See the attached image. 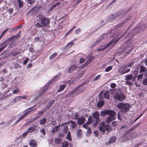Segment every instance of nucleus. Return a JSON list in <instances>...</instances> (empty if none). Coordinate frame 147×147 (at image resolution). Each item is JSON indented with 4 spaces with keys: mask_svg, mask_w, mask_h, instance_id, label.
Segmentation results:
<instances>
[{
    "mask_svg": "<svg viewBox=\"0 0 147 147\" xmlns=\"http://www.w3.org/2000/svg\"><path fill=\"white\" fill-rule=\"evenodd\" d=\"M100 115L103 116L107 114L109 115L106 119V122L107 123H109L112 120H115L116 118L115 112L112 110H105L101 111L100 113Z\"/></svg>",
    "mask_w": 147,
    "mask_h": 147,
    "instance_id": "1",
    "label": "nucleus"
},
{
    "mask_svg": "<svg viewBox=\"0 0 147 147\" xmlns=\"http://www.w3.org/2000/svg\"><path fill=\"white\" fill-rule=\"evenodd\" d=\"M111 94L113 95L115 99L121 101L124 100L125 98V96L119 90H113L111 91Z\"/></svg>",
    "mask_w": 147,
    "mask_h": 147,
    "instance_id": "2",
    "label": "nucleus"
},
{
    "mask_svg": "<svg viewBox=\"0 0 147 147\" xmlns=\"http://www.w3.org/2000/svg\"><path fill=\"white\" fill-rule=\"evenodd\" d=\"M84 89L85 88L82 86V85H80L72 91L70 93V95L74 97L82 92Z\"/></svg>",
    "mask_w": 147,
    "mask_h": 147,
    "instance_id": "3",
    "label": "nucleus"
},
{
    "mask_svg": "<svg viewBox=\"0 0 147 147\" xmlns=\"http://www.w3.org/2000/svg\"><path fill=\"white\" fill-rule=\"evenodd\" d=\"M99 130L101 132H106L111 130L110 126L108 124H106L105 123H102L99 127Z\"/></svg>",
    "mask_w": 147,
    "mask_h": 147,
    "instance_id": "4",
    "label": "nucleus"
},
{
    "mask_svg": "<svg viewBox=\"0 0 147 147\" xmlns=\"http://www.w3.org/2000/svg\"><path fill=\"white\" fill-rule=\"evenodd\" d=\"M117 107L119 109H122L125 112L129 110L130 106L128 104L119 103L117 105Z\"/></svg>",
    "mask_w": 147,
    "mask_h": 147,
    "instance_id": "5",
    "label": "nucleus"
},
{
    "mask_svg": "<svg viewBox=\"0 0 147 147\" xmlns=\"http://www.w3.org/2000/svg\"><path fill=\"white\" fill-rule=\"evenodd\" d=\"M119 38V37L118 39H117L116 40H112L110 43L108 44L107 45H103L102 46H101L100 48H99L97 49V51H100L103 50H105L109 47H112L114 45V44L116 42L118 41Z\"/></svg>",
    "mask_w": 147,
    "mask_h": 147,
    "instance_id": "6",
    "label": "nucleus"
},
{
    "mask_svg": "<svg viewBox=\"0 0 147 147\" xmlns=\"http://www.w3.org/2000/svg\"><path fill=\"white\" fill-rule=\"evenodd\" d=\"M132 64V63L129 64L121 67L119 69V72L122 74L129 72L130 69L127 68L128 67L131 66Z\"/></svg>",
    "mask_w": 147,
    "mask_h": 147,
    "instance_id": "7",
    "label": "nucleus"
},
{
    "mask_svg": "<svg viewBox=\"0 0 147 147\" xmlns=\"http://www.w3.org/2000/svg\"><path fill=\"white\" fill-rule=\"evenodd\" d=\"M38 18L40 19V20L43 26L47 25L49 23V20L45 18L42 16H38Z\"/></svg>",
    "mask_w": 147,
    "mask_h": 147,
    "instance_id": "8",
    "label": "nucleus"
},
{
    "mask_svg": "<svg viewBox=\"0 0 147 147\" xmlns=\"http://www.w3.org/2000/svg\"><path fill=\"white\" fill-rule=\"evenodd\" d=\"M100 97L102 98L104 97L108 99L109 98V92L108 91H106L104 93L103 92H101L100 94Z\"/></svg>",
    "mask_w": 147,
    "mask_h": 147,
    "instance_id": "9",
    "label": "nucleus"
},
{
    "mask_svg": "<svg viewBox=\"0 0 147 147\" xmlns=\"http://www.w3.org/2000/svg\"><path fill=\"white\" fill-rule=\"evenodd\" d=\"M125 79L127 80H129L132 79L133 82H135L136 80V76H133L131 74L127 75L125 77Z\"/></svg>",
    "mask_w": 147,
    "mask_h": 147,
    "instance_id": "10",
    "label": "nucleus"
},
{
    "mask_svg": "<svg viewBox=\"0 0 147 147\" xmlns=\"http://www.w3.org/2000/svg\"><path fill=\"white\" fill-rule=\"evenodd\" d=\"M93 59V57L91 55L88 56L86 58L87 62L86 63V66L88 65L90 62L92 61V59Z\"/></svg>",
    "mask_w": 147,
    "mask_h": 147,
    "instance_id": "11",
    "label": "nucleus"
},
{
    "mask_svg": "<svg viewBox=\"0 0 147 147\" xmlns=\"http://www.w3.org/2000/svg\"><path fill=\"white\" fill-rule=\"evenodd\" d=\"M85 120V117L82 116L80 117L78 120V123L79 125H82L83 124Z\"/></svg>",
    "mask_w": 147,
    "mask_h": 147,
    "instance_id": "12",
    "label": "nucleus"
},
{
    "mask_svg": "<svg viewBox=\"0 0 147 147\" xmlns=\"http://www.w3.org/2000/svg\"><path fill=\"white\" fill-rule=\"evenodd\" d=\"M31 109H29L26 110L25 111V113L23 116L20 117V118L18 121H19L21 119L24 118L26 116V115L31 111Z\"/></svg>",
    "mask_w": 147,
    "mask_h": 147,
    "instance_id": "13",
    "label": "nucleus"
},
{
    "mask_svg": "<svg viewBox=\"0 0 147 147\" xmlns=\"http://www.w3.org/2000/svg\"><path fill=\"white\" fill-rule=\"evenodd\" d=\"M29 144L30 146L34 147L36 146L37 143L34 140H32L29 142Z\"/></svg>",
    "mask_w": 147,
    "mask_h": 147,
    "instance_id": "14",
    "label": "nucleus"
},
{
    "mask_svg": "<svg viewBox=\"0 0 147 147\" xmlns=\"http://www.w3.org/2000/svg\"><path fill=\"white\" fill-rule=\"evenodd\" d=\"M131 40H129V41L125 43L122 46V48H127L129 47L131 44Z\"/></svg>",
    "mask_w": 147,
    "mask_h": 147,
    "instance_id": "15",
    "label": "nucleus"
},
{
    "mask_svg": "<svg viewBox=\"0 0 147 147\" xmlns=\"http://www.w3.org/2000/svg\"><path fill=\"white\" fill-rule=\"evenodd\" d=\"M67 124V123H63L61 124L62 125L61 127L64 126L63 128V131L64 133H66L68 131V128L67 126L66 125Z\"/></svg>",
    "mask_w": 147,
    "mask_h": 147,
    "instance_id": "16",
    "label": "nucleus"
},
{
    "mask_svg": "<svg viewBox=\"0 0 147 147\" xmlns=\"http://www.w3.org/2000/svg\"><path fill=\"white\" fill-rule=\"evenodd\" d=\"M62 125H60L59 126H56L53 128L52 130V133L53 134L58 131L59 130V127H61Z\"/></svg>",
    "mask_w": 147,
    "mask_h": 147,
    "instance_id": "17",
    "label": "nucleus"
},
{
    "mask_svg": "<svg viewBox=\"0 0 147 147\" xmlns=\"http://www.w3.org/2000/svg\"><path fill=\"white\" fill-rule=\"evenodd\" d=\"M116 138L115 136L112 137L110 139L109 144H108L107 143L106 144V145H108L111 143H113V142H114L116 140Z\"/></svg>",
    "mask_w": 147,
    "mask_h": 147,
    "instance_id": "18",
    "label": "nucleus"
},
{
    "mask_svg": "<svg viewBox=\"0 0 147 147\" xmlns=\"http://www.w3.org/2000/svg\"><path fill=\"white\" fill-rule=\"evenodd\" d=\"M93 117L96 119H98L99 118V114L98 112H96L93 114Z\"/></svg>",
    "mask_w": 147,
    "mask_h": 147,
    "instance_id": "19",
    "label": "nucleus"
},
{
    "mask_svg": "<svg viewBox=\"0 0 147 147\" xmlns=\"http://www.w3.org/2000/svg\"><path fill=\"white\" fill-rule=\"evenodd\" d=\"M76 67L75 65H73L71 67L69 70V72L71 73L75 69H76Z\"/></svg>",
    "mask_w": 147,
    "mask_h": 147,
    "instance_id": "20",
    "label": "nucleus"
},
{
    "mask_svg": "<svg viewBox=\"0 0 147 147\" xmlns=\"http://www.w3.org/2000/svg\"><path fill=\"white\" fill-rule=\"evenodd\" d=\"M68 124L70 125L73 128H75L76 125V123L72 121L69 122Z\"/></svg>",
    "mask_w": 147,
    "mask_h": 147,
    "instance_id": "21",
    "label": "nucleus"
},
{
    "mask_svg": "<svg viewBox=\"0 0 147 147\" xmlns=\"http://www.w3.org/2000/svg\"><path fill=\"white\" fill-rule=\"evenodd\" d=\"M82 134V132L80 129H79L78 131L77 135L78 138H80Z\"/></svg>",
    "mask_w": 147,
    "mask_h": 147,
    "instance_id": "22",
    "label": "nucleus"
},
{
    "mask_svg": "<svg viewBox=\"0 0 147 147\" xmlns=\"http://www.w3.org/2000/svg\"><path fill=\"white\" fill-rule=\"evenodd\" d=\"M73 42L71 41L69 43L66 45V48L68 49L73 45Z\"/></svg>",
    "mask_w": 147,
    "mask_h": 147,
    "instance_id": "23",
    "label": "nucleus"
},
{
    "mask_svg": "<svg viewBox=\"0 0 147 147\" xmlns=\"http://www.w3.org/2000/svg\"><path fill=\"white\" fill-rule=\"evenodd\" d=\"M93 121V119L92 117H89L88 118V121L87 122L88 124H90L92 123Z\"/></svg>",
    "mask_w": 147,
    "mask_h": 147,
    "instance_id": "24",
    "label": "nucleus"
},
{
    "mask_svg": "<svg viewBox=\"0 0 147 147\" xmlns=\"http://www.w3.org/2000/svg\"><path fill=\"white\" fill-rule=\"evenodd\" d=\"M104 105V102L102 101H99L97 104L98 107H101Z\"/></svg>",
    "mask_w": 147,
    "mask_h": 147,
    "instance_id": "25",
    "label": "nucleus"
},
{
    "mask_svg": "<svg viewBox=\"0 0 147 147\" xmlns=\"http://www.w3.org/2000/svg\"><path fill=\"white\" fill-rule=\"evenodd\" d=\"M61 141V139L59 138H56L55 140V142L56 144H59L60 143Z\"/></svg>",
    "mask_w": 147,
    "mask_h": 147,
    "instance_id": "26",
    "label": "nucleus"
},
{
    "mask_svg": "<svg viewBox=\"0 0 147 147\" xmlns=\"http://www.w3.org/2000/svg\"><path fill=\"white\" fill-rule=\"evenodd\" d=\"M66 86L65 85H63L62 86H61L59 88L58 90V91L59 92H60L62 91L65 87Z\"/></svg>",
    "mask_w": 147,
    "mask_h": 147,
    "instance_id": "27",
    "label": "nucleus"
},
{
    "mask_svg": "<svg viewBox=\"0 0 147 147\" xmlns=\"http://www.w3.org/2000/svg\"><path fill=\"white\" fill-rule=\"evenodd\" d=\"M62 147H67L69 146V144L68 143L66 142H65L62 143Z\"/></svg>",
    "mask_w": 147,
    "mask_h": 147,
    "instance_id": "28",
    "label": "nucleus"
},
{
    "mask_svg": "<svg viewBox=\"0 0 147 147\" xmlns=\"http://www.w3.org/2000/svg\"><path fill=\"white\" fill-rule=\"evenodd\" d=\"M67 138L69 140V141H71L72 140L70 136V132H69L68 134L67 135Z\"/></svg>",
    "mask_w": 147,
    "mask_h": 147,
    "instance_id": "29",
    "label": "nucleus"
},
{
    "mask_svg": "<svg viewBox=\"0 0 147 147\" xmlns=\"http://www.w3.org/2000/svg\"><path fill=\"white\" fill-rule=\"evenodd\" d=\"M46 122V119L45 118H43L40 121V124H44Z\"/></svg>",
    "mask_w": 147,
    "mask_h": 147,
    "instance_id": "30",
    "label": "nucleus"
},
{
    "mask_svg": "<svg viewBox=\"0 0 147 147\" xmlns=\"http://www.w3.org/2000/svg\"><path fill=\"white\" fill-rule=\"evenodd\" d=\"M17 3H18L19 7L21 8V7L23 5V3L20 0H18Z\"/></svg>",
    "mask_w": 147,
    "mask_h": 147,
    "instance_id": "31",
    "label": "nucleus"
},
{
    "mask_svg": "<svg viewBox=\"0 0 147 147\" xmlns=\"http://www.w3.org/2000/svg\"><path fill=\"white\" fill-rule=\"evenodd\" d=\"M57 54L56 53H54L53 55H52L50 57V58L51 59H52L54 58L56 56Z\"/></svg>",
    "mask_w": 147,
    "mask_h": 147,
    "instance_id": "32",
    "label": "nucleus"
},
{
    "mask_svg": "<svg viewBox=\"0 0 147 147\" xmlns=\"http://www.w3.org/2000/svg\"><path fill=\"white\" fill-rule=\"evenodd\" d=\"M100 76L98 75L97 76L94 78V79L93 81H96L99 79L100 78Z\"/></svg>",
    "mask_w": 147,
    "mask_h": 147,
    "instance_id": "33",
    "label": "nucleus"
},
{
    "mask_svg": "<svg viewBox=\"0 0 147 147\" xmlns=\"http://www.w3.org/2000/svg\"><path fill=\"white\" fill-rule=\"evenodd\" d=\"M91 130L90 128H88L87 132V135L88 136H89L91 134Z\"/></svg>",
    "mask_w": 147,
    "mask_h": 147,
    "instance_id": "34",
    "label": "nucleus"
},
{
    "mask_svg": "<svg viewBox=\"0 0 147 147\" xmlns=\"http://www.w3.org/2000/svg\"><path fill=\"white\" fill-rule=\"evenodd\" d=\"M112 68V66H110L108 67L107 68L105 69L106 72L109 71Z\"/></svg>",
    "mask_w": 147,
    "mask_h": 147,
    "instance_id": "35",
    "label": "nucleus"
},
{
    "mask_svg": "<svg viewBox=\"0 0 147 147\" xmlns=\"http://www.w3.org/2000/svg\"><path fill=\"white\" fill-rule=\"evenodd\" d=\"M35 130L34 128L33 127L30 128L28 131V132H31L32 131H34Z\"/></svg>",
    "mask_w": 147,
    "mask_h": 147,
    "instance_id": "36",
    "label": "nucleus"
},
{
    "mask_svg": "<svg viewBox=\"0 0 147 147\" xmlns=\"http://www.w3.org/2000/svg\"><path fill=\"white\" fill-rule=\"evenodd\" d=\"M125 83L126 84L128 85H132V83L130 82L128 80H127L125 81Z\"/></svg>",
    "mask_w": 147,
    "mask_h": 147,
    "instance_id": "37",
    "label": "nucleus"
},
{
    "mask_svg": "<svg viewBox=\"0 0 147 147\" xmlns=\"http://www.w3.org/2000/svg\"><path fill=\"white\" fill-rule=\"evenodd\" d=\"M8 30V29L7 28H6L3 32L1 34V36H0V37H1V38L3 36V35L5 33V32H6Z\"/></svg>",
    "mask_w": 147,
    "mask_h": 147,
    "instance_id": "38",
    "label": "nucleus"
},
{
    "mask_svg": "<svg viewBox=\"0 0 147 147\" xmlns=\"http://www.w3.org/2000/svg\"><path fill=\"white\" fill-rule=\"evenodd\" d=\"M8 30V29L7 28H6L3 32L1 34V36H0V37H1V38L3 36V35L5 33V32H6Z\"/></svg>",
    "mask_w": 147,
    "mask_h": 147,
    "instance_id": "39",
    "label": "nucleus"
},
{
    "mask_svg": "<svg viewBox=\"0 0 147 147\" xmlns=\"http://www.w3.org/2000/svg\"><path fill=\"white\" fill-rule=\"evenodd\" d=\"M8 30V29L7 28H6L3 32L1 34V36H0V37H1V38L3 36V35L5 33V32H6Z\"/></svg>",
    "mask_w": 147,
    "mask_h": 147,
    "instance_id": "40",
    "label": "nucleus"
},
{
    "mask_svg": "<svg viewBox=\"0 0 147 147\" xmlns=\"http://www.w3.org/2000/svg\"><path fill=\"white\" fill-rule=\"evenodd\" d=\"M40 132L42 133L43 135H45V130L43 129H42L40 130Z\"/></svg>",
    "mask_w": 147,
    "mask_h": 147,
    "instance_id": "41",
    "label": "nucleus"
},
{
    "mask_svg": "<svg viewBox=\"0 0 147 147\" xmlns=\"http://www.w3.org/2000/svg\"><path fill=\"white\" fill-rule=\"evenodd\" d=\"M145 70V68L144 67L141 66L140 70V72L144 71Z\"/></svg>",
    "mask_w": 147,
    "mask_h": 147,
    "instance_id": "42",
    "label": "nucleus"
},
{
    "mask_svg": "<svg viewBox=\"0 0 147 147\" xmlns=\"http://www.w3.org/2000/svg\"><path fill=\"white\" fill-rule=\"evenodd\" d=\"M35 1V0H28V3L31 4L33 3Z\"/></svg>",
    "mask_w": 147,
    "mask_h": 147,
    "instance_id": "43",
    "label": "nucleus"
},
{
    "mask_svg": "<svg viewBox=\"0 0 147 147\" xmlns=\"http://www.w3.org/2000/svg\"><path fill=\"white\" fill-rule=\"evenodd\" d=\"M143 83L145 85H147V79L144 80L143 81Z\"/></svg>",
    "mask_w": 147,
    "mask_h": 147,
    "instance_id": "44",
    "label": "nucleus"
},
{
    "mask_svg": "<svg viewBox=\"0 0 147 147\" xmlns=\"http://www.w3.org/2000/svg\"><path fill=\"white\" fill-rule=\"evenodd\" d=\"M20 100H21L20 99V96H18L15 99V101H17Z\"/></svg>",
    "mask_w": 147,
    "mask_h": 147,
    "instance_id": "45",
    "label": "nucleus"
},
{
    "mask_svg": "<svg viewBox=\"0 0 147 147\" xmlns=\"http://www.w3.org/2000/svg\"><path fill=\"white\" fill-rule=\"evenodd\" d=\"M142 74L141 75H138L137 76L138 80H140L142 78Z\"/></svg>",
    "mask_w": 147,
    "mask_h": 147,
    "instance_id": "46",
    "label": "nucleus"
},
{
    "mask_svg": "<svg viewBox=\"0 0 147 147\" xmlns=\"http://www.w3.org/2000/svg\"><path fill=\"white\" fill-rule=\"evenodd\" d=\"M111 87L112 88H114L116 86V84L115 83H112L111 85Z\"/></svg>",
    "mask_w": 147,
    "mask_h": 147,
    "instance_id": "47",
    "label": "nucleus"
},
{
    "mask_svg": "<svg viewBox=\"0 0 147 147\" xmlns=\"http://www.w3.org/2000/svg\"><path fill=\"white\" fill-rule=\"evenodd\" d=\"M19 91V90L18 89H16L14 90L13 92L14 94H16L18 93Z\"/></svg>",
    "mask_w": 147,
    "mask_h": 147,
    "instance_id": "48",
    "label": "nucleus"
},
{
    "mask_svg": "<svg viewBox=\"0 0 147 147\" xmlns=\"http://www.w3.org/2000/svg\"><path fill=\"white\" fill-rule=\"evenodd\" d=\"M3 45H5V46H3V47H1L0 49V52L1 51V50L3 49H4V48H5V42H4V43H3Z\"/></svg>",
    "mask_w": 147,
    "mask_h": 147,
    "instance_id": "49",
    "label": "nucleus"
},
{
    "mask_svg": "<svg viewBox=\"0 0 147 147\" xmlns=\"http://www.w3.org/2000/svg\"><path fill=\"white\" fill-rule=\"evenodd\" d=\"M28 59L27 58L24 60L23 62L24 64H26L28 62Z\"/></svg>",
    "mask_w": 147,
    "mask_h": 147,
    "instance_id": "50",
    "label": "nucleus"
},
{
    "mask_svg": "<svg viewBox=\"0 0 147 147\" xmlns=\"http://www.w3.org/2000/svg\"><path fill=\"white\" fill-rule=\"evenodd\" d=\"M89 124H88L87 123H85L83 125V127H84L85 128L87 129V127H88V125Z\"/></svg>",
    "mask_w": 147,
    "mask_h": 147,
    "instance_id": "51",
    "label": "nucleus"
},
{
    "mask_svg": "<svg viewBox=\"0 0 147 147\" xmlns=\"http://www.w3.org/2000/svg\"><path fill=\"white\" fill-rule=\"evenodd\" d=\"M138 74V72L137 71H135L134 73V76H136H136Z\"/></svg>",
    "mask_w": 147,
    "mask_h": 147,
    "instance_id": "52",
    "label": "nucleus"
},
{
    "mask_svg": "<svg viewBox=\"0 0 147 147\" xmlns=\"http://www.w3.org/2000/svg\"><path fill=\"white\" fill-rule=\"evenodd\" d=\"M64 136V134L62 133L60 134L59 135V137H63Z\"/></svg>",
    "mask_w": 147,
    "mask_h": 147,
    "instance_id": "53",
    "label": "nucleus"
},
{
    "mask_svg": "<svg viewBox=\"0 0 147 147\" xmlns=\"http://www.w3.org/2000/svg\"><path fill=\"white\" fill-rule=\"evenodd\" d=\"M84 61V59L81 58L80 60V63H82Z\"/></svg>",
    "mask_w": 147,
    "mask_h": 147,
    "instance_id": "54",
    "label": "nucleus"
},
{
    "mask_svg": "<svg viewBox=\"0 0 147 147\" xmlns=\"http://www.w3.org/2000/svg\"><path fill=\"white\" fill-rule=\"evenodd\" d=\"M28 131H27V132H26L25 133H24L23 135V137H25V136H26L27 135V134H28Z\"/></svg>",
    "mask_w": 147,
    "mask_h": 147,
    "instance_id": "55",
    "label": "nucleus"
},
{
    "mask_svg": "<svg viewBox=\"0 0 147 147\" xmlns=\"http://www.w3.org/2000/svg\"><path fill=\"white\" fill-rule=\"evenodd\" d=\"M60 4V2H58V3H56L55 5H54L53 6V7H55L56 6H57V5H59Z\"/></svg>",
    "mask_w": 147,
    "mask_h": 147,
    "instance_id": "56",
    "label": "nucleus"
},
{
    "mask_svg": "<svg viewBox=\"0 0 147 147\" xmlns=\"http://www.w3.org/2000/svg\"><path fill=\"white\" fill-rule=\"evenodd\" d=\"M81 31V30L80 29H78L76 30V33H78L80 32Z\"/></svg>",
    "mask_w": 147,
    "mask_h": 147,
    "instance_id": "57",
    "label": "nucleus"
},
{
    "mask_svg": "<svg viewBox=\"0 0 147 147\" xmlns=\"http://www.w3.org/2000/svg\"><path fill=\"white\" fill-rule=\"evenodd\" d=\"M20 99L22 100V99H25L26 98V97L25 96H20Z\"/></svg>",
    "mask_w": 147,
    "mask_h": 147,
    "instance_id": "58",
    "label": "nucleus"
},
{
    "mask_svg": "<svg viewBox=\"0 0 147 147\" xmlns=\"http://www.w3.org/2000/svg\"><path fill=\"white\" fill-rule=\"evenodd\" d=\"M94 133L95 134V135L96 136H98V132H97V131H94Z\"/></svg>",
    "mask_w": 147,
    "mask_h": 147,
    "instance_id": "59",
    "label": "nucleus"
},
{
    "mask_svg": "<svg viewBox=\"0 0 147 147\" xmlns=\"http://www.w3.org/2000/svg\"><path fill=\"white\" fill-rule=\"evenodd\" d=\"M112 124L113 125H114V126H115L116 125V123L115 121L113 122L112 123Z\"/></svg>",
    "mask_w": 147,
    "mask_h": 147,
    "instance_id": "60",
    "label": "nucleus"
},
{
    "mask_svg": "<svg viewBox=\"0 0 147 147\" xmlns=\"http://www.w3.org/2000/svg\"><path fill=\"white\" fill-rule=\"evenodd\" d=\"M32 63H30L28 65V67L30 68L32 66Z\"/></svg>",
    "mask_w": 147,
    "mask_h": 147,
    "instance_id": "61",
    "label": "nucleus"
},
{
    "mask_svg": "<svg viewBox=\"0 0 147 147\" xmlns=\"http://www.w3.org/2000/svg\"><path fill=\"white\" fill-rule=\"evenodd\" d=\"M126 128V126H123L121 128V130H123V129L124 128Z\"/></svg>",
    "mask_w": 147,
    "mask_h": 147,
    "instance_id": "62",
    "label": "nucleus"
},
{
    "mask_svg": "<svg viewBox=\"0 0 147 147\" xmlns=\"http://www.w3.org/2000/svg\"><path fill=\"white\" fill-rule=\"evenodd\" d=\"M33 51V49L32 48H30L29 49V51L30 52H32Z\"/></svg>",
    "mask_w": 147,
    "mask_h": 147,
    "instance_id": "63",
    "label": "nucleus"
},
{
    "mask_svg": "<svg viewBox=\"0 0 147 147\" xmlns=\"http://www.w3.org/2000/svg\"><path fill=\"white\" fill-rule=\"evenodd\" d=\"M18 52H16L14 54V55L15 56L18 55Z\"/></svg>",
    "mask_w": 147,
    "mask_h": 147,
    "instance_id": "64",
    "label": "nucleus"
}]
</instances>
